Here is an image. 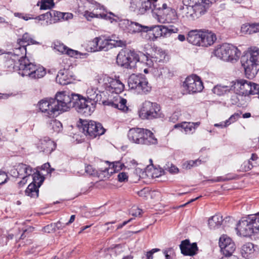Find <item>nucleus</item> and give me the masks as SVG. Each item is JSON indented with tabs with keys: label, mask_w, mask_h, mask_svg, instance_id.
I'll use <instances>...</instances> for the list:
<instances>
[{
	"label": "nucleus",
	"mask_w": 259,
	"mask_h": 259,
	"mask_svg": "<svg viewBox=\"0 0 259 259\" xmlns=\"http://www.w3.org/2000/svg\"><path fill=\"white\" fill-rule=\"evenodd\" d=\"M6 65L9 70H18V73L22 76H28L31 79H38L44 77L46 74L45 69L39 65L30 62L27 58H22L18 62L14 63L13 59L6 62Z\"/></svg>",
	"instance_id": "f257e3e1"
},
{
	"label": "nucleus",
	"mask_w": 259,
	"mask_h": 259,
	"mask_svg": "<svg viewBox=\"0 0 259 259\" xmlns=\"http://www.w3.org/2000/svg\"><path fill=\"white\" fill-rule=\"evenodd\" d=\"M89 2L93 5V10L92 12L86 11L84 12V16L88 21H91L94 18H97L109 20L111 23L114 21L118 22L119 27L128 32L132 21L127 19H120L118 17L111 12L108 14L106 13L104 7L94 0H89Z\"/></svg>",
	"instance_id": "f03ea898"
},
{
	"label": "nucleus",
	"mask_w": 259,
	"mask_h": 259,
	"mask_svg": "<svg viewBox=\"0 0 259 259\" xmlns=\"http://www.w3.org/2000/svg\"><path fill=\"white\" fill-rule=\"evenodd\" d=\"M238 235L249 237L259 234L258 214H251L242 218L237 223L236 228Z\"/></svg>",
	"instance_id": "7ed1b4c3"
},
{
	"label": "nucleus",
	"mask_w": 259,
	"mask_h": 259,
	"mask_svg": "<svg viewBox=\"0 0 259 259\" xmlns=\"http://www.w3.org/2000/svg\"><path fill=\"white\" fill-rule=\"evenodd\" d=\"M246 77L253 78L259 70V49L250 48L249 52L241 58Z\"/></svg>",
	"instance_id": "20e7f679"
},
{
	"label": "nucleus",
	"mask_w": 259,
	"mask_h": 259,
	"mask_svg": "<svg viewBox=\"0 0 259 259\" xmlns=\"http://www.w3.org/2000/svg\"><path fill=\"white\" fill-rule=\"evenodd\" d=\"M127 137L131 142L137 144L150 145L158 143L153 133L146 128H132L128 131Z\"/></svg>",
	"instance_id": "39448f33"
},
{
	"label": "nucleus",
	"mask_w": 259,
	"mask_h": 259,
	"mask_svg": "<svg viewBox=\"0 0 259 259\" xmlns=\"http://www.w3.org/2000/svg\"><path fill=\"white\" fill-rule=\"evenodd\" d=\"M153 1V15L160 23H171L176 20V15L174 10L168 7L166 4H163L160 7L159 4H157V0Z\"/></svg>",
	"instance_id": "423d86ee"
},
{
	"label": "nucleus",
	"mask_w": 259,
	"mask_h": 259,
	"mask_svg": "<svg viewBox=\"0 0 259 259\" xmlns=\"http://www.w3.org/2000/svg\"><path fill=\"white\" fill-rule=\"evenodd\" d=\"M78 99V94L67 92L58 93L54 98L58 112H65L74 107Z\"/></svg>",
	"instance_id": "0eeeda50"
},
{
	"label": "nucleus",
	"mask_w": 259,
	"mask_h": 259,
	"mask_svg": "<svg viewBox=\"0 0 259 259\" xmlns=\"http://www.w3.org/2000/svg\"><path fill=\"white\" fill-rule=\"evenodd\" d=\"M214 54L224 61L233 62L239 59L241 53L236 47L232 45L223 44L217 47L214 51Z\"/></svg>",
	"instance_id": "6e6552de"
},
{
	"label": "nucleus",
	"mask_w": 259,
	"mask_h": 259,
	"mask_svg": "<svg viewBox=\"0 0 259 259\" xmlns=\"http://www.w3.org/2000/svg\"><path fill=\"white\" fill-rule=\"evenodd\" d=\"M128 84L131 89L140 94H147L151 90L147 79L142 74H132L128 79Z\"/></svg>",
	"instance_id": "1a4fd4ad"
},
{
	"label": "nucleus",
	"mask_w": 259,
	"mask_h": 259,
	"mask_svg": "<svg viewBox=\"0 0 259 259\" xmlns=\"http://www.w3.org/2000/svg\"><path fill=\"white\" fill-rule=\"evenodd\" d=\"M160 107L156 103L146 101L139 112V116L142 119H153L161 117Z\"/></svg>",
	"instance_id": "9d476101"
},
{
	"label": "nucleus",
	"mask_w": 259,
	"mask_h": 259,
	"mask_svg": "<svg viewBox=\"0 0 259 259\" xmlns=\"http://www.w3.org/2000/svg\"><path fill=\"white\" fill-rule=\"evenodd\" d=\"M139 61V55L134 51H123L119 53L116 58L118 65L126 68L132 69Z\"/></svg>",
	"instance_id": "9b49d317"
},
{
	"label": "nucleus",
	"mask_w": 259,
	"mask_h": 259,
	"mask_svg": "<svg viewBox=\"0 0 259 259\" xmlns=\"http://www.w3.org/2000/svg\"><path fill=\"white\" fill-rule=\"evenodd\" d=\"M79 128L85 135L89 136L91 138L102 135L105 132V128L100 123H97L92 120L81 121Z\"/></svg>",
	"instance_id": "f8f14e48"
},
{
	"label": "nucleus",
	"mask_w": 259,
	"mask_h": 259,
	"mask_svg": "<svg viewBox=\"0 0 259 259\" xmlns=\"http://www.w3.org/2000/svg\"><path fill=\"white\" fill-rule=\"evenodd\" d=\"M101 81L105 90L109 93L118 94L121 93L124 90V85L119 79L104 75L100 79L99 82L100 83Z\"/></svg>",
	"instance_id": "ddd939ff"
},
{
	"label": "nucleus",
	"mask_w": 259,
	"mask_h": 259,
	"mask_svg": "<svg viewBox=\"0 0 259 259\" xmlns=\"http://www.w3.org/2000/svg\"><path fill=\"white\" fill-rule=\"evenodd\" d=\"M38 106L41 112L44 113V116L46 117H54L59 114L53 98L41 100L38 103Z\"/></svg>",
	"instance_id": "4468645a"
},
{
	"label": "nucleus",
	"mask_w": 259,
	"mask_h": 259,
	"mask_svg": "<svg viewBox=\"0 0 259 259\" xmlns=\"http://www.w3.org/2000/svg\"><path fill=\"white\" fill-rule=\"evenodd\" d=\"M153 52L151 54V59H149V57L146 56V64L149 67L154 66V62L156 63H164L168 61V56L166 51L162 49L154 47L152 49Z\"/></svg>",
	"instance_id": "2eb2a0df"
},
{
	"label": "nucleus",
	"mask_w": 259,
	"mask_h": 259,
	"mask_svg": "<svg viewBox=\"0 0 259 259\" xmlns=\"http://www.w3.org/2000/svg\"><path fill=\"white\" fill-rule=\"evenodd\" d=\"M183 86L188 93L200 92L204 88L200 78L196 75L187 77L183 82Z\"/></svg>",
	"instance_id": "dca6fc26"
},
{
	"label": "nucleus",
	"mask_w": 259,
	"mask_h": 259,
	"mask_svg": "<svg viewBox=\"0 0 259 259\" xmlns=\"http://www.w3.org/2000/svg\"><path fill=\"white\" fill-rule=\"evenodd\" d=\"M75 105L74 107L77 111L85 116L90 115L94 111L96 105L90 102L86 98L81 97L78 95V99H76Z\"/></svg>",
	"instance_id": "f3484780"
},
{
	"label": "nucleus",
	"mask_w": 259,
	"mask_h": 259,
	"mask_svg": "<svg viewBox=\"0 0 259 259\" xmlns=\"http://www.w3.org/2000/svg\"><path fill=\"white\" fill-rule=\"evenodd\" d=\"M153 0H131L130 9L138 14H144L153 9Z\"/></svg>",
	"instance_id": "a211bd4d"
},
{
	"label": "nucleus",
	"mask_w": 259,
	"mask_h": 259,
	"mask_svg": "<svg viewBox=\"0 0 259 259\" xmlns=\"http://www.w3.org/2000/svg\"><path fill=\"white\" fill-rule=\"evenodd\" d=\"M124 167V164L119 161H114L109 163L108 167H104L100 173V176L101 179H109L113 173L117 172Z\"/></svg>",
	"instance_id": "6ab92c4d"
},
{
	"label": "nucleus",
	"mask_w": 259,
	"mask_h": 259,
	"mask_svg": "<svg viewBox=\"0 0 259 259\" xmlns=\"http://www.w3.org/2000/svg\"><path fill=\"white\" fill-rule=\"evenodd\" d=\"M209 7V1L206 0L198 1L195 5L190 6V10H192L193 13L190 14L192 18H198L204 14Z\"/></svg>",
	"instance_id": "aec40b11"
},
{
	"label": "nucleus",
	"mask_w": 259,
	"mask_h": 259,
	"mask_svg": "<svg viewBox=\"0 0 259 259\" xmlns=\"http://www.w3.org/2000/svg\"><path fill=\"white\" fill-rule=\"evenodd\" d=\"M53 48L62 54H66L71 57L81 58V56H85L87 54H82L79 52L70 49L60 41H55Z\"/></svg>",
	"instance_id": "412c9836"
},
{
	"label": "nucleus",
	"mask_w": 259,
	"mask_h": 259,
	"mask_svg": "<svg viewBox=\"0 0 259 259\" xmlns=\"http://www.w3.org/2000/svg\"><path fill=\"white\" fill-rule=\"evenodd\" d=\"M180 248L181 253L184 255L193 256L197 254L198 250L196 243H190L189 239L183 240L180 245Z\"/></svg>",
	"instance_id": "4be33fe9"
},
{
	"label": "nucleus",
	"mask_w": 259,
	"mask_h": 259,
	"mask_svg": "<svg viewBox=\"0 0 259 259\" xmlns=\"http://www.w3.org/2000/svg\"><path fill=\"white\" fill-rule=\"evenodd\" d=\"M33 172H34V169L30 165L23 163H19L16 169L11 170L12 175L15 177H24L28 178L32 174Z\"/></svg>",
	"instance_id": "5701e85b"
},
{
	"label": "nucleus",
	"mask_w": 259,
	"mask_h": 259,
	"mask_svg": "<svg viewBox=\"0 0 259 259\" xmlns=\"http://www.w3.org/2000/svg\"><path fill=\"white\" fill-rule=\"evenodd\" d=\"M201 46L208 47L214 44L217 40L215 33L208 30H201Z\"/></svg>",
	"instance_id": "b1692460"
},
{
	"label": "nucleus",
	"mask_w": 259,
	"mask_h": 259,
	"mask_svg": "<svg viewBox=\"0 0 259 259\" xmlns=\"http://www.w3.org/2000/svg\"><path fill=\"white\" fill-rule=\"evenodd\" d=\"M56 147V143L49 138H45L41 140L37 146L38 149L46 154H50Z\"/></svg>",
	"instance_id": "393cba45"
},
{
	"label": "nucleus",
	"mask_w": 259,
	"mask_h": 259,
	"mask_svg": "<svg viewBox=\"0 0 259 259\" xmlns=\"http://www.w3.org/2000/svg\"><path fill=\"white\" fill-rule=\"evenodd\" d=\"M249 81L239 80L235 83V89L237 94L242 96H248V93L251 91Z\"/></svg>",
	"instance_id": "a878e982"
},
{
	"label": "nucleus",
	"mask_w": 259,
	"mask_h": 259,
	"mask_svg": "<svg viewBox=\"0 0 259 259\" xmlns=\"http://www.w3.org/2000/svg\"><path fill=\"white\" fill-rule=\"evenodd\" d=\"M201 30H193L189 32L187 41L194 45L201 46Z\"/></svg>",
	"instance_id": "bb28decb"
},
{
	"label": "nucleus",
	"mask_w": 259,
	"mask_h": 259,
	"mask_svg": "<svg viewBox=\"0 0 259 259\" xmlns=\"http://www.w3.org/2000/svg\"><path fill=\"white\" fill-rule=\"evenodd\" d=\"M98 92V91L97 90L92 88H89L87 90V99L95 105H96L98 102H101L102 95Z\"/></svg>",
	"instance_id": "cd10ccee"
},
{
	"label": "nucleus",
	"mask_w": 259,
	"mask_h": 259,
	"mask_svg": "<svg viewBox=\"0 0 259 259\" xmlns=\"http://www.w3.org/2000/svg\"><path fill=\"white\" fill-rule=\"evenodd\" d=\"M68 73V71L65 69L60 70L56 76V81L61 85L69 83L71 80V76L69 75Z\"/></svg>",
	"instance_id": "c85d7f7f"
},
{
	"label": "nucleus",
	"mask_w": 259,
	"mask_h": 259,
	"mask_svg": "<svg viewBox=\"0 0 259 259\" xmlns=\"http://www.w3.org/2000/svg\"><path fill=\"white\" fill-rule=\"evenodd\" d=\"M148 28L147 32L152 31V34L155 38L161 36L166 37L165 26L153 25L148 26Z\"/></svg>",
	"instance_id": "c756f323"
},
{
	"label": "nucleus",
	"mask_w": 259,
	"mask_h": 259,
	"mask_svg": "<svg viewBox=\"0 0 259 259\" xmlns=\"http://www.w3.org/2000/svg\"><path fill=\"white\" fill-rule=\"evenodd\" d=\"M255 247L254 244L250 242H248L244 244L241 248V253L242 256L245 258H248L255 251Z\"/></svg>",
	"instance_id": "7c9ffc66"
},
{
	"label": "nucleus",
	"mask_w": 259,
	"mask_h": 259,
	"mask_svg": "<svg viewBox=\"0 0 259 259\" xmlns=\"http://www.w3.org/2000/svg\"><path fill=\"white\" fill-rule=\"evenodd\" d=\"M54 118H49L47 121V127L50 131L59 133L62 130V124L60 121Z\"/></svg>",
	"instance_id": "2f4dec72"
},
{
	"label": "nucleus",
	"mask_w": 259,
	"mask_h": 259,
	"mask_svg": "<svg viewBox=\"0 0 259 259\" xmlns=\"http://www.w3.org/2000/svg\"><path fill=\"white\" fill-rule=\"evenodd\" d=\"M223 217L220 214H216L209 219L208 224L210 229H215L220 227L223 222Z\"/></svg>",
	"instance_id": "473e14b6"
},
{
	"label": "nucleus",
	"mask_w": 259,
	"mask_h": 259,
	"mask_svg": "<svg viewBox=\"0 0 259 259\" xmlns=\"http://www.w3.org/2000/svg\"><path fill=\"white\" fill-rule=\"evenodd\" d=\"M231 90V87L230 86L219 84L213 88L212 92L213 94L221 96L228 94Z\"/></svg>",
	"instance_id": "72a5a7b5"
},
{
	"label": "nucleus",
	"mask_w": 259,
	"mask_h": 259,
	"mask_svg": "<svg viewBox=\"0 0 259 259\" xmlns=\"http://www.w3.org/2000/svg\"><path fill=\"white\" fill-rule=\"evenodd\" d=\"M148 29V28L147 26L142 25L137 22L132 21L128 29V32L130 33H136L141 32H147Z\"/></svg>",
	"instance_id": "f704fd0d"
},
{
	"label": "nucleus",
	"mask_w": 259,
	"mask_h": 259,
	"mask_svg": "<svg viewBox=\"0 0 259 259\" xmlns=\"http://www.w3.org/2000/svg\"><path fill=\"white\" fill-rule=\"evenodd\" d=\"M174 127L175 128L181 127L184 130L186 134L193 133L195 130L194 122H184L181 123L176 124Z\"/></svg>",
	"instance_id": "c9c22d12"
},
{
	"label": "nucleus",
	"mask_w": 259,
	"mask_h": 259,
	"mask_svg": "<svg viewBox=\"0 0 259 259\" xmlns=\"http://www.w3.org/2000/svg\"><path fill=\"white\" fill-rule=\"evenodd\" d=\"M38 191V187L34 183H30L25 190V194L31 198H37Z\"/></svg>",
	"instance_id": "e433bc0d"
},
{
	"label": "nucleus",
	"mask_w": 259,
	"mask_h": 259,
	"mask_svg": "<svg viewBox=\"0 0 259 259\" xmlns=\"http://www.w3.org/2000/svg\"><path fill=\"white\" fill-rule=\"evenodd\" d=\"M37 43L36 41L30 37L27 33H24L22 38L18 40V45L24 46V48H26L27 45L30 44H35Z\"/></svg>",
	"instance_id": "4c0bfd02"
},
{
	"label": "nucleus",
	"mask_w": 259,
	"mask_h": 259,
	"mask_svg": "<svg viewBox=\"0 0 259 259\" xmlns=\"http://www.w3.org/2000/svg\"><path fill=\"white\" fill-rule=\"evenodd\" d=\"M100 37H96L88 44V49L92 52L101 51L99 47Z\"/></svg>",
	"instance_id": "58836bf2"
},
{
	"label": "nucleus",
	"mask_w": 259,
	"mask_h": 259,
	"mask_svg": "<svg viewBox=\"0 0 259 259\" xmlns=\"http://www.w3.org/2000/svg\"><path fill=\"white\" fill-rule=\"evenodd\" d=\"M18 47H16L14 50V55L15 56H17L19 57V59H18V61L21 58H26L25 56L26 54V48H24V46H20L18 45ZM19 61H18V62Z\"/></svg>",
	"instance_id": "ea45409f"
},
{
	"label": "nucleus",
	"mask_w": 259,
	"mask_h": 259,
	"mask_svg": "<svg viewBox=\"0 0 259 259\" xmlns=\"http://www.w3.org/2000/svg\"><path fill=\"white\" fill-rule=\"evenodd\" d=\"M112 39H102L100 38L99 47L101 51H107L111 49Z\"/></svg>",
	"instance_id": "a19ab883"
},
{
	"label": "nucleus",
	"mask_w": 259,
	"mask_h": 259,
	"mask_svg": "<svg viewBox=\"0 0 259 259\" xmlns=\"http://www.w3.org/2000/svg\"><path fill=\"white\" fill-rule=\"evenodd\" d=\"M31 176H32L33 179V181L31 183H34L37 187L39 188L44 182V178L40 175L38 172H35L34 169V172H33Z\"/></svg>",
	"instance_id": "79ce46f5"
},
{
	"label": "nucleus",
	"mask_w": 259,
	"mask_h": 259,
	"mask_svg": "<svg viewBox=\"0 0 259 259\" xmlns=\"http://www.w3.org/2000/svg\"><path fill=\"white\" fill-rule=\"evenodd\" d=\"M104 168H100L99 170H96L94 168L92 165H88L85 166V172L91 176H97L100 179H101V177L100 176V173L101 172L102 170H103Z\"/></svg>",
	"instance_id": "37998d69"
},
{
	"label": "nucleus",
	"mask_w": 259,
	"mask_h": 259,
	"mask_svg": "<svg viewBox=\"0 0 259 259\" xmlns=\"http://www.w3.org/2000/svg\"><path fill=\"white\" fill-rule=\"evenodd\" d=\"M235 248L236 246L235 243L233 242L221 250L225 256H227L231 255L235 251Z\"/></svg>",
	"instance_id": "c03bdc74"
},
{
	"label": "nucleus",
	"mask_w": 259,
	"mask_h": 259,
	"mask_svg": "<svg viewBox=\"0 0 259 259\" xmlns=\"http://www.w3.org/2000/svg\"><path fill=\"white\" fill-rule=\"evenodd\" d=\"M232 242L233 241L230 237H228L226 235H223L220 238L219 246L221 249Z\"/></svg>",
	"instance_id": "a18cd8bd"
},
{
	"label": "nucleus",
	"mask_w": 259,
	"mask_h": 259,
	"mask_svg": "<svg viewBox=\"0 0 259 259\" xmlns=\"http://www.w3.org/2000/svg\"><path fill=\"white\" fill-rule=\"evenodd\" d=\"M126 100L123 98H120L118 103H116L115 108H117L123 111H127L128 108L126 105Z\"/></svg>",
	"instance_id": "49530a36"
},
{
	"label": "nucleus",
	"mask_w": 259,
	"mask_h": 259,
	"mask_svg": "<svg viewBox=\"0 0 259 259\" xmlns=\"http://www.w3.org/2000/svg\"><path fill=\"white\" fill-rule=\"evenodd\" d=\"M250 87L251 88V91L248 93L249 95H257L259 98V84L254 82H250Z\"/></svg>",
	"instance_id": "de8ad7c7"
},
{
	"label": "nucleus",
	"mask_w": 259,
	"mask_h": 259,
	"mask_svg": "<svg viewBox=\"0 0 259 259\" xmlns=\"http://www.w3.org/2000/svg\"><path fill=\"white\" fill-rule=\"evenodd\" d=\"M54 4L53 0H44L41 2L40 5V9H49L52 8L54 6Z\"/></svg>",
	"instance_id": "09e8293b"
},
{
	"label": "nucleus",
	"mask_w": 259,
	"mask_h": 259,
	"mask_svg": "<svg viewBox=\"0 0 259 259\" xmlns=\"http://www.w3.org/2000/svg\"><path fill=\"white\" fill-rule=\"evenodd\" d=\"M111 48H112L113 47H123L126 46V41L125 40L121 39H112V42H111Z\"/></svg>",
	"instance_id": "8fccbe9b"
},
{
	"label": "nucleus",
	"mask_w": 259,
	"mask_h": 259,
	"mask_svg": "<svg viewBox=\"0 0 259 259\" xmlns=\"http://www.w3.org/2000/svg\"><path fill=\"white\" fill-rule=\"evenodd\" d=\"M252 25L249 24H243L241 28V32L246 34L253 33Z\"/></svg>",
	"instance_id": "3c124183"
},
{
	"label": "nucleus",
	"mask_w": 259,
	"mask_h": 259,
	"mask_svg": "<svg viewBox=\"0 0 259 259\" xmlns=\"http://www.w3.org/2000/svg\"><path fill=\"white\" fill-rule=\"evenodd\" d=\"M201 163V160L197 159L196 160H190L184 164V166H185L187 169H190L192 167L194 166H197Z\"/></svg>",
	"instance_id": "603ef678"
},
{
	"label": "nucleus",
	"mask_w": 259,
	"mask_h": 259,
	"mask_svg": "<svg viewBox=\"0 0 259 259\" xmlns=\"http://www.w3.org/2000/svg\"><path fill=\"white\" fill-rule=\"evenodd\" d=\"M240 117V114L238 113H235L231 115L230 117L225 121V125L228 126L231 123L236 121Z\"/></svg>",
	"instance_id": "864d4df0"
},
{
	"label": "nucleus",
	"mask_w": 259,
	"mask_h": 259,
	"mask_svg": "<svg viewBox=\"0 0 259 259\" xmlns=\"http://www.w3.org/2000/svg\"><path fill=\"white\" fill-rule=\"evenodd\" d=\"M164 168L171 174H176L179 172L178 168L172 164L168 163L166 164L164 166Z\"/></svg>",
	"instance_id": "5fc2aeb1"
},
{
	"label": "nucleus",
	"mask_w": 259,
	"mask_h": 259,
	"mask_svg": "<svg viewBox=\"0 0 259 259\" xmlns=\"http://www.w3.org/2000/svg\"><path fill=\"white\" fill-rule=\"evenodd\" d=\"M165 29H166L165 30L166 37L172 33H177L179 31V29L173 25H169V26H165Z\"/></svg>",
	"instance_id": "6e6d98bb"
},
{
	"label": "nucleus",
	"mask_w": 259,
	"mask_h": 259,
	"mask_svg": "<svg viewBox=\"0 0 259 259\" xmlns=\"http://www.w3.org/2000/svg\"><path fill=\"white\" fill-rule=\"evenodd\" d=\"M128 176L125 172H119L117 175V180L119 182H124L128 180Z\"/></svg>",
	"instance_id": "4d7b16f0"
},
{
	"label": "nucleus",
	"mask_w": 259,
	"mask_h": 259,
	"mask_svg": "<svg viewBox=\"0 0 259 259\" xmlns=\"http://www.w3.org/2000/svg\"><path fill=\"white\" fill-rule=\"evenodd\" d=\"M249 160H251V163L253 167L259 165V157L256 154H252L251 157Z\"/></svg>",
	"instance_id": "13d9d810"
},
{
	"label": "nucleus",
	"mask_w": 259,
	"mask_h": 259,
	"mask_svg": "<svg viewBox=\"0 0 259 259\" xmlns=\"http://www.w3.org/2000/svg\"><path fill=\"white\" fill-rule=\"evenodd\" d=\"M14 16L16 17H18L19 18H21L24 19V20L27 21L32 19H33V18L30 17V15L28 14H25L24 13H15L14 14Z\"/></svg>",
	"instance_id": "bf43d9fd"
},
{
	"label": "nucleus",
	"mask_w": 259,
	"mask_h": 259,
	"mask_svg": "<svg viewBox=\"0 0 259 259\" xmlns=\"http://www.w3.org/2000/svg\"><path fill=\"white\" fill-rule=\"evenodd\" d=\"M159 251H160V249L158 248H153V249H151V250L145 252L146 259H153V253H154L156 252H158Z\"/></svg>",
	"instance_id": "052dcab7"
},
{
	"label": "nucleus",
	"mask_w": 259,
	"mask_h": 259,
	"mask_svg": "<svg viewBox=\"0 0 259 259\" xmlns=\"http://www.w3.org/2000/svg\"><path fill=\"white\" fill-rule=\"evenodd\" d=\"M242 168L245 171L250 170L252 167V165L251 163V160H248L247 161L244 162L242 165Z\"/></svg>",
	"instance_id": "680f3d73"
},
{
	"label": "nucleus",
	"mask_w": 259,
	"mask_h": 259,
	"mask_svg": "<svg viewBox=\"0 0 259 259\" xmlns=\"http://www.w3.org/2000/svg\"><path fill=\"white\" fill-rule=\"evenodd\" d=\"M8 177L4 171H0V185L7 182Z\"/></svg>",
	"instance_id": "e2e57ef3"
},
{
	"label": "nucleus",
	"mask_w": 259,
	"mask_h": 259,
	"mask_svg": "<svg viewBox=\"0 0 259 259\" xmlns=\"http://www.w3.org/2000/svg\"><path fill=\"white\" fill-rule=\"evenodd\" d=\"M130 213L133 216L140 217L142 214V210L138 208H133Z\"/></svg>",
	"instance_id": "0e129e2a"
},
{
	"label": "nucleus",
	"mask_w": 259,
	"mask_h": 259,
	"mask_svg": "<svg viewBox=\"0 0 259 259\" xmlns=\"http://www.w3.org/2000/svg\"><path fill=\"white\" fill-rule=\"evenodd\" d=\"M231 179H232L227 178V177H219L217 178L216 179L210 180L209 181L212 182H218L227 181Z\"/></svg>",
	"instance_id": "69168bd1"
},
{
	"label": "nucleus",
	"mask_w": 259,
	"mask_h": 259,
	"mask_svg": "<svg viewBox=\"0 0 259 259\" xmlns=\"http://www.w3.org/2000/svg\"><path fill=\"white\" fill-rule=\"evenodd\" d=\"M54 230H55L56 229L57 230H61L63 229V228H64L66 226V223H62L60 221H58L56 223H55L54 225Z\"/></svg>",
	"instance_id": "338daca9"
},
{
	"label": "nucleus",
	"mask_w": 259,
	"mask_h": 259,
	"mask_svg": "<svg viewBox=\"0 0 259 259\" xmlns=\"http://www.w3.org/2000/svg\"><path fill=\"white\" fill-rule=\"evenodd\" d=\"M180 113L179 112L174 113L171 116L169 117V121L175 123L179 119Z\"/></svg>",
	"instance_id": "774afa93"
}]
</instances>
